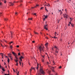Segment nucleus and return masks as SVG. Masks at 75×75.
I'll list each match as a JSON object with an SVG mask.
<instances>
[{"label": "nucleus", "instance_id": "nucleus-1", "mask_svg": "<svg viewBox=\"0 0 75 75\" xmlns=\"http://www.w3.org/2000/svg\"><path fill=\"white\" fill-rule=\"evenodd\" d=\"M45 48V47H44V46H40L38 48V49L39 50H40V53H41V52H44V49Z\"/></svg>", "mask_w": 75, "mask_h": 75}, {"label": "nucleus", "instance_id": "nucleus-2", "mask_svg": "<svg viewBox=\"0 0 75 75\" xmlns=\"http://www.w3.org/2000/svg\"><path fill=\"white\" fill-rule=\"evenodd\" d=\"M37 75H40L41 74H42L43 75H44L45 74V72L42 69H40V71L39 72H38Z\"/></svg>", "mask_w": 75, "mask_h": 75}, {"label": "nucleus", "instance_id": "nucleus-3", "mask_svg": "<svg viewBox=\"0 0 75 75\" xmlns=\"http://www.w3.org/2000/svg\"><path fill=\"white\" fill-rule=\"evenodd\" d=\"M43 16L45 17L43 18V20H44V21H45V20H47V18L48 17V16L47 15H46V16L45 15H43Z\"/></svg>", "mask_w": 75, "mask_h": 75}, {"label": "nucleus", "instance_id": "nucleus-4", "mask_svg": "<svg viewBox=\"0 0 75 75\" xmlns=\"http://www.w3.org/2000/svg\"><path fill=\"white\" fill-rule=\"evenodd\" d=\"M24 58V56L23 55V56H21V57L19 58V59H20V61L21 62L22 61V59H23Z\"/></svg>", "mask_w": 75, "mask_h": 75}, {"label": "nucleus", "instance_id": "nucleus-5", "mask_svg": "<svg viewBox=\"0 0 75 75\" xmlns=\"http://www.w3.org/2000/svg\"><path fill=\"white\" fill-rule=\"evenodd\" d=\"M48 25H44V27L45 29L46 30H48Z\"/></svg>", "mask_w": 75, "mask_h": 75}, {"label": "nucleus", "instance_id": "nucleus-6", "mask_svg": "<svg viewBox=\"0 0 75 75\" xmlns=\"http://www.w3.org/2000/svg\"><path fill=\"white\" fill-rule=\"evenodd\" d=\"M10 33L11 34V38H13V32L11 31L10 32Z\"/></svg>", "mask_w": 75, "mask_h": 75}, {"label": "nucleus", "instance_id": "nucleus-7", "mask_svg": "<svg viewBox=\"0 0 75 75\" xmlns=\"http://www.w3.org/2000/svg\"><path fill=\"white\" fill-rule=\"evenodd\" d=\"M35 67H34V68H33L32 67L30 69V72H31V71H32V69H34L35 70Z\"/></svg>", "mask_w": 75, "mask_h": 75}, {"label": "nucleus", "instance_id": "nucleus-8", "mask_svg": "<svg viewBox=\"0 0 75 75\" xmlns=\"http://www.w3.org/2000/svg\"><path fill=\"white\" fill-rule=\"evenodd\" d=\"M68 17V16L65 14L64 15V17H65L66 18H67Z\"/></svg>", "mask_w": 75, "mask_h": 75}, {"label": "nucleus", "instance_id": "nucleus-9", "mask_svg": "<svg viewBox=\"0 0 75 75\" xmlns=\"http://www.w3.org/2000/svg\"><path fill=\"white\" fill-rule=\"evenodd\" d=\"M0 44H1V46H2V48H4L5 47H6V46H3L2 44H1V43H0Z\"/></svg>", "mask_w": 75, "mask_h": 75}, {"label": "nucleus", "instance_id": "nucleus-10", "mask_svg": "<svg viewBox=\"0 0 75 75\" xmlns=\"http://www.w3.org/2000/svg\"><path fill=\"white\" fill-rule=\"evenodd\" d=\"M2 1H3V2H4V3H6L7 2V1L6 0H2Z\"/></svg>", "mask_w": 75, "mask_h": 75}, {"label": "nucleus", "instance_id": "nucleus-11", "mask_svg": "<svg viewBox=\"0 0 75 75\" xmlns=\"http://www.w3.org/2000/svg\"><path fill=\"white\" fill-rule=\"evenodd\" d=\"M12 54L14 55V56L16 55V53L14 52H12Z\"/></svg>", "mask_w": 75, "mask_h": 75}, {"label": "nucleus", "instance_id": "nucleus-12", "mask_svg": "<svg viewBox=\"0 0 75 75\" xmlns=\"http://www.w3.org/2000/svg\"><path fill=\"white\" fill-rule=\"evenodd\" d=\"M8 55L9 57H10V58L11 57V54H10V53H9L8 54Z\"/></svg>", "mask_w": 75, "mask_h": 75}, {"label": "nucleus", "instance_id": "nucleus-13", "mask_svg": "<svg viewBox=\"0 0 75 75\" xmlns=\"http://www.w3.org/2000/svg\"><path fill=\"white\" fill-rule=\"evenodd\" d=\"M45 46L46 47H47V46H48V43L47 42L45 44Z\"/></svg>", "mask_w": 75, "mask_h": 75}, {"label": "nucleus", "instance_id": "nucleus-14", "mask_svg": "<svg viewBox=\"0 0 75 75\" xmlns=\"http://www.w3.org/2000/svg\"><path fill=\"white\" fill-rule=\"evenodd\" d=\"M14 61H16V63H18V60H16V59H14Z\"/></svg>", "mask_w": 75, "mask_h": 75}, {"label": "nucleus", "instance_id": "nucleus-15", "mask_svg": "<svg viewBox=\"0 0 75 75\" xmlns=\"http://www.w3.org/2000/svg\"><path fill=\"white\" fill-rule=\"evenodd\" d=\"M34 33H35V34H38V33H37V32H36L35 31L34 32Z\"/></svg>", "mask_w": 75, "mask_h": 75}, {"label": "nucleus", "instance_id": "nucleus-16", "mask_svg": "<svg viewBox=\"0 0 75 75\" xmlns=\"http://www.w3.org/2000/svg\"><path fill=\"white\" fill-rule=\"evenodd\" d=\"M3 13H0V16H3Z\"/></svg>", "mask_w": 75, "mask_h": 75}, {"label": "nucleus", "instance_id": "nucleus-17", "mask_svg": "<svg viewBox=\"0 0 75 75\" xmlns=\"http://www.w3.org/2000/svg\"><path fill=\"white\" fill-rule=\"evenodd\" d=\"M10 4H11V5H10V6H13L14 5V4H13V3H10Z\"/></svg>", "mask_w": 75, "mask_h": 75}, {"label": "nucleus", "instance_id": "nucleus-18", "mask_svg": "<svg viewBox=\"0 0 75 75\" xmlns=\"http://www.w3.org/2000/svg\"><path fill=\"white\" fill-rule=\"evenodd\" d=\"M7 58H8L7 61L8 63L10 61V59H9V58H8V57H7Z\"/></svg>", "mask_w": 75, "mask_h": 75}, {"label": "nucleus", "instance_id": "nucleus-19", "mask_svg": "<svg viewBox=\"0 0 75 75\" xmlns=\"http://www.w3.org/2000/svg\"><path fill=\"white\" fill-rule=\"evenodd\" d=\"M44 59L45 58H43L42 59V62H44Z\"/></svg>", "mask_w": 75, "mask_h": 75}, {"label": "nucleus", "instance_id": "nucleus-20", "mask_svg": "<svg viewBox=\"0 0 75 75\" xmlns=\"http://www.w3.org/2000/svg\"><path fill=\"white\" fill-rule=\"evenodd\" d=\"M36 13H32V14H33V15H34V16H37V15H36Z\"/></svg>", "mask_w": 75, "mask_h": 75}, {"label": "nucleus", "instance_id": "nucleus-21", "mask_svg": "<svg viewBox=\"0 0 75 75\" xmlns=\"http://www.w3.org/2000/svg\"><path fill=\"white\" fill-rule=\"evenodd\" d=\"M39 65V64H38H38H37V67L36 68L37 69H38V66Z\"/></svg>", "mask_w": 75, "mask_h": 75}, {"label": "nucleus", "instance_id": "nucleus-22", "mask_svg": "<svg viewBox=\"0 0 75 75\" xmlns=\"http://www.w3.org/2000/svg\"><path fill=\"white\" fill-rule=\"evenodd\" d=\"M58 50H56L55 51V52H56V53H58Z\"/></svg>", "mask_w": 75, "mask_h": 75}, {"label": "nucleus", "instance_id": "nucleus-23", "mask_svg": "<svg viewBox=\"0 0 75 75\" xmlns=\"http://www.w3.org/2000/svg\"><path fill=\"white\" fill-rule=\"evenodd\" d=\"M54 67H53L52 69V71L53 72H54Z\"/></svg>", "mask_w": 75, "mask_h": 75}, {"label": "nucleus", "instance_id": "nucleus-24", "mask_svg": "<svg viewBox=\"0 0 75 75\" xmlns=\"http://www.w3.org/2000/svg\"><path fill=\"white\" fill-rule=\"evenodd\" d=\"M15 58H16V59L17 58V57H18V55L17 56L16 54V55H15Z\"/></svg>", "mask_w": 75, "mask_h": 75}, {"label": "nucleus", "instance_id": "nucleus-25", "mask_svg": "<svg viewBox=\"0 0 75 75\" xmlns=\"http://www.w3.org/2000/svg\"><path fill=\"white\" fill-rule=\"evenodd\" d=\"M8 74H4V75H9V71H8Z\"/></svg>", "mask_w": 75, "mask_h": 75}, {"label": "nucleus", "instance_id": "nucleus-26", "mask_svg": "<svg viewBox=\"0 0 75 75\" xmlns=\"http://www.w3.org/2000/svg\"><path fill=\"white\" fill-rule=\"evenodd\" d=\"M53 63L54 64H53V65H55V62H54V61L53 62Z\"/></svg>", "mask_w": 75, "mask_h": 75}, {"label": "nucleus", "instance_id": "nucleus-27", "mask_svg": "<svg viewBox=\"0 0 75 75\" xmlns=\"http://www.w3.org/2000/svg\"><path fill=\"white\" fill-rule=\"evenodd\" d=\"M71 25L72 27H74V24H73V23H71Z\"/></svg>", "mask_w": 75, "mask_h": 75}, {"label": "nucleus", "instance_id": "nucleus-28", "mask_svg": "<svg viewBox=\"0 0 75 75\" xmlns=\"http://www.w3.org/2000/svg\"><path fill=\"white\" fill-rule=\"evenodd\" d=\"M4 20L5 21H7V20H8V19L7 18H5V19H4Z\"/></svg>", "mask_w": 75, "mask_h": 75}, {"label": "nucleus", "instance_id": "nucleus-29", "mask_svg": "<svg viewBox=\"0 0 75 75\" xmlns=\"http://www.w3.org/2000/svg\"><path fill=\"white\" fill-rule=\"evenodd\" d=\"M10 48L11 49H12V48H13V46H10Z\"/></svg>", "mask_w": 75, "mask_h": 75}, {"label": "nucleus", "instance_id": "nucleus-30", "mask_svg": "<svg viewBox=\"0 0 75 75\" xmlns=\"http://www.w3.org/2000/svg\"><path fill=\"white\" fill-rule=\"evenodd\" d=\"M46 6H48V7H49V6H50V4H48V5L47 4Z\"/></svg>", "mask_w": 75, "mask_h": 75}, {"label": "nucleus", "instance_id": "nucleus-31", "mask_svg": "<svg viewBox=\"0 0 75 75\" xmlns=\"http://www.w3.org/2000/svg\"><path fill=\"white\" fill-rule=\"evenodd\" d=\"M43 8H44V7H42L41 8H40V10H42Z\"/></svg>", "mask_w": 75, "mask_h": 75}, {"label": "nucleus", "instance_id": "nucleus-32", "mask_svg": "<svg viewBox=\"0 0 75 75\" xmlns=\"http://www.w3.org/2000/svg\"><path fill=\"white\" fill-rule=\"evenodd\" d=\"M2 69L3 70V71L4 72V71H5V70H4V69H3V68H2Z\"/></svg>", "mask_w": 75, "mask_h": 75}, {"label": "nucleus", "instance_id": "nucleus-33", "mask_svg": "<svg viewBox=\"0 0 75 75\" xmlns=\"http://www.w3.org/2000/svg\"><path fill=\"white\" fill-rule=\"evenodd\" d=\"M13 42L11 41V42H10L9 44H11V43H13Z\"/></svg>", "mask_w": 75, "mask_h": 75}, {"label": "nucleus", "instance_id": "nucleus-34", "mask_svg": "<svg viewBox=\"0 0 75 75\" xmlns=\"http://www.w3.org/2000/svg\"><path fill=\"white\" fill-rule=\"evenodd\" d=\"M17 14H18V13L17 12H16L15 13V15H17Z\"/></svg>", "mask_w": 75, "mask_h": 75}, {"label": "nucleus", "instance_id": "nucleus-35", "mask_svg": "<svg viewBox=\"0 0 75 75\" xmlns=\"http://www.w3.org/2000/svg\"><path fill=\"white\" fill-rule=\"evenodd\" d=\"M18 63H16V66H18Z\"/></svg>", "mask_w": 75, "mask_h": 75}, {"label": "nucleus", "instance_id": "nucleus-36", "mask_svg": "<svg viewBox=\"0 0 75 75\" xmlns=\"http://www.w3.org/2000/svg\"><path fill=\"white\" fill-rule=\"evenodd\" d=\"M54 48H57V47H56V46H54Z\"/></svg>", "mask_w": 75, "mask_h": 75}, {"label": "nucleus", "instance_id": "nucleus-37", "mask_svg": "<svg viewBox=\"0 0 75 75\" xmlns=\"http://www.w3.org/2000/svg\"><path fill=\"white\" fill-rule=\"evenodd\" d=\"M2 68V67L1 66V65H0V68H1V69Z\"/></svg>", "mask_w": 75, "mask_h": 75}, {"label": "nucleus", "instance_id": "nucleus-38", "mask_svg": "<svg viewBox=\"0 0 75 75\" xmlns=\"http://www.w3.org/2000/svg\"><path fill=\"white\" fill-rule=\"evenodd\" d=\"M32 42L33 43H34L35 42V41H32Z\"/></svg>", "mask_w": 75, "mask_h": 75}, {"label": "nucleus", "instance_id": "nucleus-39", "mask_svg": "<svg viewBox=\"0 0 75 75\" xmlns=\"http://www.w3.org/2000/svg\"><path fill=\"white\" fill-rule=\"evenodd\" d=\"M2 4V3L0 2V6H1Z\"/></svg>", "mask_w": 75, "mask_h": 75}, {"label": "nucleus", "instance_id": "nucleus-40", "mask_svg": "<svg viewBox=\"0 0 75 75\" xmlns=\"http://www.w3.org/2000/svg\"><path fill=\"white\" fill-rule=\"evenodd\" d=\"M18 55H20V53H18Z\"/></svg>", "mask_w": 75, "mask_h": 75}, {"label": "nucleus", "instance_id": "nucleus-41", "mask_svg": "<svg viewBox=\"0 0 75 75\" xmlns=\"http://www.w3.org/2000/svg\"><path fill=\"white\" fill-rule=\"evenodd\" d=\"M69 24H71L72 23H71V22H70Z\"/></svg>", "mask_w": 75, "mask_h": 75}, {"label": "nucleus", "instance_id": "nucleus-42", "mask_svg": "<svg viewBox=\"0 0 75 75\" xmlns=\"http://www.w3.org/2000/svg\"><path fill=\"white\" fill-rule=\"evenodd\" d=\"M19 64H20V65H21V62H20V61H19Z\"/></svg>", "mask_w": 75, "mask_h": 75}, {"label": "nucleus", "instance_id": "nucleus-43", "mask_svg": "<svg viewBox=\"0 0 75 75\" xmlns=\"http://www.w3.org/2000/svg\"><path fill=\"white\" fill-rule=\"evenodd\" d=\"M62 11H61V13H60V14H62Z\"/></svg>", "mask_w": 75, "mask_h": 75}, {"label": "nucleus", "instance_id": "nucleus-44", "mask_svg": "<svg viewBox=\"0 0 75 75\" xmlns=\"http://www.w3.org/2000/svg\"><path fill=\"white\" fill-rule=\"evenodd\" d=\"M16 60H18V58H16Z\"/></svg>", "mask_w": 75, "mask_h": 75}, {"label": "nucleus", "instance_id": "nucleus-45", "mask_svg": "<svg viewBox=\"0 0 75 75\" xmlns=\"http://www.w3.org/2000/svg\"><path fill=\"white\" fill-rule=\"evenodd\" d=\"M17 47H18H18H19V45H17Z\"/></svg>", "mask_w": 75, "mask_h": 75}, {"label": "nucleus", "instance_id": "nucleus-46", "mask_svg": "<svg viewBox=\"0 0 75 75\" xmlns=\"http://www.w3.org/2000/svg\"><path fill=\"white\" fill-rule=\"evenodd\" d=\"M35 7H36V6H35V7H32V8H35Z\"/></svg>", "mask_w": 75, "mask_h": 75}, {"label": "nucleus", "instance_id": "nucleus-47", "mask_svg": "<svg viewBox=\"0 0 75 75\" xmlns=\"http://www.w3.org/2000/svg\"><path fill=\"white\" fill-rule=\"evenodd\" d=\"M17 74H19V71L18 72V73H17Z\"/></svg>", "mask_w": 75, "mask_h": 75}, {"label": "nucleus", "instance_id": "nucleus-48", "mask_svg": "<svg viewBox=\"0 0 75 75\" xmlns=\"http://www.w3.org/2000/svg\"><path fill=\"white\" fill-rule=\"evenodd\" d=\"M55 35H56V34H57V32H55Z\"/></svg>", "mask_w": 75, "mask_h": 75}, {"label": "nucleus", "instance_id": "nucleus-49", "mask_svg": "<svg viewBox=\"0 0 75 75\" xmlns=\"http://www.w3.org/2000/svg\"><path fill=\"white\" fill-rule=\"evenodd\" d=\"M72 19L71 18H70V20H71V21L72 20Z\"/></svg>", "mask_w": 75, "mask_h": 75}, {"label": "nucleus", "instance_id": "nucleus-50", "mask_svg": "<svg viewBox=\"0 0 75 75\" xmlns=\"http://www.w3.org/2000/svg\"><path fill=\"white\" fill-rule=\"evenodd\" d=\"M33 19L32 18H30V20H32V19Z\"/></svg>", "mask_w": 75, "mask_h": 75}, {"label": "nucleus", "instance_id": "nucleus-51", "mask_svg": "<svg viewBox=\"0 0 75 75\" xmlns=\"http://www.w3.org/2000/svg\"><path fill=\"white\" fill-rule=\"evenodd\" d=\"M62 68L61 66H60V67H59V68Z\"/></svg>", "mask_w": 75, "mask_h": 75}, {"label": "nucleus", "instance_id": "nucleus-52", "mask_svg": "<svg viewBox=\"0 0 75 75\" xmlns=\"http://www.w3.org/2000/svg\"><path fill=\"white\" fill-rule=\"evenodd\" d=\"M23 2V1H22V0L20 1V2Z\"/></svg>", "mask_w": 75, "mask_h": 75}, {"label": "nucleus", "instance_id": "nucleus-53", "mask_svg": "<svg viewBox=\"0 0 75 75\" xmlns=\"http://www.w3.org/2000/svg\"><path fill=\"white\" fill-rule=\"evenodd\" d=\"M6 64V63H5L4 62V65H5Z\"/></svg>", "mask_w": 75, "mask_h": 75}, {"label": "nucleus", "instance_id": "nucleus-54", "mask_svg": "<svg viewBox=\"0 0 75 75\" xmlns=\"http://www.w3.org/2000/svg\"><path fill=\"white\" fill-rule=\"evenodd\" d=\"M56 50H58V47H57V48H56Z\"/></svg>", "mask_w": 75, "mask_h": 75}, {"label": "nucleus", "instance_id": "nucleus-55", "mask_svg": "<svg viewBox=\"0 0 75 75\" xmlns=\"http://www.w3.org/2000/svg\"><path fill=\"white\" fill-rule=\"evenodd\" d=\"M4 41L6 42H7V41H6V40H4Z\"/></svg>", "mask_w": 75, "mask_h": 75}, {"label": "nucleus", "instance_id": "nucleus-56", "mask_svg": "<svg viewBox=\"0 0 75 75\" xmlns=\"http://www.w3.org/2000/svg\"><path fill=\"white\" fill-rule=\"evenodd\" d=\"M42 57L43 58H44V56H42Z\"/></svg>", "mask_w": 75, "mask_h": 75}, {"label": "nucleus", "instance_id": "nucleus-57", "mask_svg": "<svg viewBox=\"0 0 75 75\" xmlns=\"http://www.w3.org/2000/svg\"><path fill=\"white\" fill-rule=\"evenodd\" d=\"M38 6V5H36V6Z\"/></svg>", "mask_w": 75, "mask_h": 75}, {"label": "nucleus", "instance_id": "nucleus-58", "mask_svg": "<svg viewBox=\"0 0 75 75\" xmlns=\"http://www.w3.org/2000/svg\"><path fill=\"white\" fill-rule=\"evenodd\" d=\"M0 54H2V55H3V53H0Z\"/></svg>", "mask_w": 75, "mask_h": 75}, {"label": "nucleus", "instance_id": "nucleus-59", "mask_svg": "<svg viewBox=\"0 0 75 75\" xmlns=\"http://www.w3.org/2000/svg\"><path fill=\"white\" fill-rule=\"evenodd\" d=\"M46 10V11H47V12H48V10H47V9Z\"/></svg>", "mask_w": 75, "mask_h": 75}, {"label": "nucleus", "instance_id": "nucleus-60", "mask_svg": "<svg viewBox=\"0 0 75 75\" xmlns=\"http://www.w3.org/2000/svg\"><path fill=\"white\" fill-rule=\"evenodd\" d=\"M11 59H13L12 58H11Z\"/></svg>", "mask_w": 75, "mask_h": 75}, {"label": "nucleus", "instance_id": "nucleus-61", "mask_svg": "<svg viewBox=\"0 0 75 75\" xmlns=\"http://www.w3.org/2000/svg\"><path fill=\"white\" fill-rule=\"evenodd\" d=\"M56 36V35H55V36L54 37V38H55V36Z\"/></svg>", "mask_w": 75, "mask_h": 75}, {"label": "nucleus", "instance_id": "nucleus-62", "mask_svg": "<svg viewBox=\"0 0 75 75\" xmlns=\"http://www.w3.org/2000/svg\"><path fill=\"white\" fill-rule=\"evenodd\" d=\"M68 25L69 26L70 25V24H69Z\"/></svg>", "mask_w": 75, "mask_h": 75}, {"label": "nucleus", "instance_id": "nucleus-63", "mask_svg": "<svg viewBox=\"0 0 75 75\" xmlns=\"http://www.w3.org/2000/svg\"><path fill=\"white\" fill-rule=\"evenodd\" d=\"M45 6H47V4L46 5H45Z\"/></svg>", "mask_w": 75, "mask_h": 75}, {"label": "nucleus", "instance_id": "nucleus-64", "mask_svg": "<svg viewBox=\"0 0 75 75\" xmlns=\"http://www.w3.org/2000/svg\"><path fill=\"white\" fill-rule=\"evenodd\" d=\"M17 75H19V74H17Z\"/></svg>", "mask_w": 75, "mask_h": 75}]
</instances>
